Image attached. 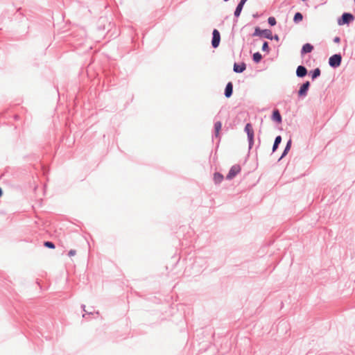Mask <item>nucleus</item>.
I'll list each match as a JSON object with an SVG mask.
<instances>
[{"label": "nucleus", "mask_w": 355, "mask_h": 355, "mask_svg": "<svg viewBox=\"0 0 355 355\" xmlns=\"http://www.w3.org/2000/svg\"><path fill=\"white\" fill-rule=\"evenodd\" d=\"M245 132L248 135L249 141V148H251L254 144V129L250 123H247L245 126Z\"/></svg>", "instance_id": "f257e3e1"}, {"label": "nucleus", "mask_w": 355, "mask_h": 355, "mask_svg": "<svg viewBox=\"0 0 355 355\" xmlns=\"http://www.w3.org/2000/svg\"><path fill=\"white\" fill-rule=\"evenodd\" d=\"M222 127V123L220 121H218L214 124V134L212 136V140H214V138L217 139L216 141V148L219 147V144L220 141V138L219 137V132Z\"/></svg>", "instance_id": "f03ea898"}, {"label": "nucleus", "mask_w": 355, "mask_h": 355, "mask_svg": "<svg viewBox=\"0 0 355 355\" xmlns=\"http://www.w3.org/2000/svg\"><path fill=\"white\" fill-rule=\"evenodd\" d=\"M220 42V33L218 30L214 29L212 32L211 46L214 49L217 48Z\"/></svg>", "instance_id": "7ed1b4c3"}, {"label": "nucleus", "mask_w": 355, "mask_h": 355, "mask_svg": "<svg viewBox=\"0 0 355 355\" xmlns=\"http://www.w3.org/2000/svg\"><path fill=\"white\" fill-rule=\"evenodd\" d=\"M241 167L239 164H235L232 166L229 173H227L226 178L227 180H232L234 178L238 173L241 172Z\"/></svg>", "instance_id": "20e7f679"}, {"label": "nucleus", "mask_w": 355, "mask_h": 355, "mask_svg": "<svg viewBox=\"0 0 355 355\" xmlns=\"http://www.w3.org/2000/svg\"><path fill=\"white\" fill-rule=\"evenodd\" d=\"M341 55L338 54H335L329 58V65L332 67H337L340 66L341 63Z\"/></svg>", "instance_id": "39448f33"}, {"label": "nucleus", "mask_w": 355, "mask_h": 355, "mask_svg": "<svg viewBox=\"0 0 355 355\" xmlns=\"http://www.w3.org/2000/svg\"><path fill=\"white\" fill-rule=\"evenodd\" d=\"M354 19V17L352 14L349 13H344L342 15L341 19L338 21V24L340 25H343L345 24H348Z\"/></svg>", "instance_id": "423d86ee"}, {"label": "nucleus", "mask_w": 355, "mask_h": 355, "mask_svg": "<svg viewBox=\"0 0 355 355\" xmlns=\"http://www.w3.org/2000/svg\"><path fill=\"white\" fill-rule=\"evenodd\" d=\"M310 86V83L309 81L304 83L300 87L299 92H298V94L299 96H305L306 95V92L309 89V87Z\"/></svg>", "instance_id": "0eeeda50"}, {"label": "nucleus", "mask_w": 355, "mask_h": 355, "mask_svg": "<svg viewBox=\"0 0 355 355\" xmlns=\"http://www.w3.org/2000/svg\"><path fill=\"white\" fill-rule=\"evenodd\" d=\"M313 46L309 43H306L303 45V46L302 48L301 53L305 54V53H311L313 51Z\"/></svg>", "instance_id": "6e6552de"}, {"label": "nucleus", "mask_w": 355, "mask_h": 355, "mask_svg": "<svg viewBox=\"0 0 355 355\" xmlns=\"http://www.w3.org/2000/svg\"><path fill=\"white\" fill-rule=\"evenodd\" d=\"M296 73H297V76L298 77H304V76H305L306 75L307 70H306V69L304 67L299 66L297 68Z\"/></svg>", "instance_id": "1a4fd4ad"}, {"label": "nucleus", "mask_w": 355, "mask_h": 355, "mask_svg": "<svg viewBox=\"0 0 355 355\" xmlns=\"http://www.w3.org/2000/svg\"><path fill=\"white\" fill-rule=\"evenodd\" d=\"M245 69V64H234V71L236 73H241Z\"/></svg>", "instance_id": "9d476101"}, {"label": "nucleus", "mask_w": 355, "mask_h": 355, "mask_svg": "<svg viewBox=\"0 0 355 355\" xmlns=\"http://www.w3.org/2000/svg\"><path fill=\"white\" fill-rule=\"evenodd\" d=\"M247 0H241L240 1V3H239V5L237 6L236 8V10L234 12V15L236 17H239L241 14V12L243 9V5L245 4V1Z\"/></svg>", "instance_id": "9b49d317"}, {"label": "nucleus", "mask_w": 355, "mask_h": 355, "mask_svg": "<svg viewBox=\"0 0 355 355\" xmlns=\"http://www.w3.org/2000/svg\"><path fill=\"white\" fill-rule=\"evenodd\" d=\"M233 85L232 83H227L225 87V94L227 97H230L232 94Z\"/></svg>", "instance_id": "f8f14e48"}, {"label": "nucleus", "mask_w": 355, "mask_h": 355, "mask_svg": "<svg viewBox=\"0 0 355 355\" xmlns=\"http://www.w3.org/2000/svg\"><path fill=\"white\" fill-rule=\"evenodd\" d=\"M272 119L278 123H281L282 116L277 110H274L272 113Z\"/></svg>", "instance_id": "ddd939ff"}, {"label": "nucleus", "mask_w": 355, "mask_h": 355, "mask_svg": "<svg viewBox=\"0 0 355 355\" xmlns=\"http://www.w3.org/2000/svg\"><path fill=\"white\" fill-rule=\"evenodd\" d=\"M214 181L215 184H220L222 182V173L216 172L214 174Z\"/></svg>", "instance_id": "4468645a"}, {"label": "nucleus", "mask_w": 355, "mask_h": 355, "mask_svg": "<svg viewBox=\"0 0 355 355\" xmlns=\"http://www.w3.org/2000/svg\"><path fill=\"white\" fill-rule=\"evenodd\" d=\"M261 33H262V35L266 38H268L270 40H272L273 38L272 32L270 30H263L261 31Z\"/></svg>", "instance_id": "2eb2a0df"}, {"label": "nucleus", "mask_w": 355, "mask_h": 355, "mask_svg": "<svg viewBox=\"0 0 355 355\" xmlns=\"http://www.w3.org/2000/svg\"><path fill=\"white\" fill-rule=\"evenodd\" d=\"M303 19V16L300 12H296L294 15L293 21L295 23H299Z\"/></svg>", "instance_id": "dca6fc26"}, {"label": "nucleus", "mask_w": 355, "mask_h": 355, "mask_svg": "<svg viewBox=\"0 0 355 355\" xmlns=\"http://www.w3.org/2000/svg\"><path fill=\"white\" fill-rule=\"evenodd\" d=\"M281 141H282V137L280 136H277L275 138V143H274V145L272 147L273 151H275L277 148V146L280 144Z\"/></svg>", "instance_id": "f3484780"}, {"label": "nucleus", "mask_w": 355, "mask_h": 355, "mask_svg": "<svg viewBox=\"0 0 355 355\" xmlns=\"http://www.w3.org/2000/svg\"><path fill=\"white\" fill-rule=\"evenodd\" d=\"M44 245L46 248H50V249H54L55 248V244L52 241H44Z\"/></svg>", "instance_id": "a211bd4d"}, {"label": "nucleus", "mask_w": 355, "mask_h": 355, "mask_svg": "<svg viewBox=\"0 0 355 355\" xmlns=\"http://www.w3.org/2000/svg\"><path fill=\"white\" fill-rule=\"evenodd\" d=\"M262 58V55L259 52L254 53L253 55V60L255 62H259Z\"/></svg>", "instance_id": "6ab92c4d"}, {"label": "nucleus", "mask_w": 355, "mask_h": 355, "mask_svg": "<svg viewBox=\"0 0 355 355\" xmlns=\"http://www.w3.org/2000/svg\"><path fill=\"white\" fill-rule=\"evenodd\" d=\"M81 308L83 309V311L85 312V313L83 315V318H85L87 315H90L93 314V311H86L85 310V305L82 304Z\"/></svg>", "instance_id": "aec40b11"}, {"label": "nucleus", "mask_w": 355, "mask_h": 355, "mask_svg": "<svg viewBox=\"0 0 355 355\" xmlns=\"http://www.w3.org/2000/svg\"><path fill=\"white\" fill-rule=\"evenodd\" d=\"M320 75V69L317 68L315 69L312 73V78L314 79L317 77H318Z\"/></svg>", "instance_id": "412c9836"}, {"label": "nucleus", "mask_w": 355, "mask_h": 355, "mask_svg": "<svg viewBox=\"0 0 355 355\" xmlns=\"http://www.w3.org/2000/svg\"><path fill=\"white\" fill-rule=\"evenodd\" d=\"M291 140H289L286 144V146L284 149V153L282 155V157L284 156L287 153L288 151L290 150L291 148Z\"/></svg>", "instance_id": "4be33fe9"}, {"label": "nucleus", "mask_w": 355, "mask_h": 355, "mask_svg": "<svg viewBox=\"0 0 355 355\" xmlns=\"http://www.w3.org/2000/svg\"><path fill=\"white\" fill-rule=\"evenodd\" d=\"M268 21L270 26H275L277 23L275 18L273 17H270L268 19Z\"/></svg>", "instance_id": "5701e85b"}, {"label": "nucleus", "mask_w": 355, "mask_h": 355, "mask_svg": "<svg viewBox=\"0 0 355 355\" xmlns=\"http://www.w3.org/2000/svg\"><path fill=\"white\" fill-rule=\"evenodd\" d=\"M262 50L263 51H266V52H268L269 51V47H268V44L267 42H265L263 44V46H262Z\"/></svg>", "instance_id": "b1692460"}, {"label": "nucleus", "mask_w": 355, "mask_h": 355, "mask_svg": "<svg viewBox=\"0 0 355 355\" xmlns=\"http://www.w3.org/2000/svg\"><path fill=\"white\" fill-rule=\"evenodd\" d=\"M261 31L259 28H256L253 35H262Z\"/></svg>", "instance_id": "393cba45"}, {"label": "nucleus", "mask_w": 355, "mask_h": 355, "mask_svg": "<svg viewBox=\"0 0 355 355\" xmlns=\"http://www.w3.org/2000/svg\"><path fill=\"white\" fill-rule=\"evenodd\" d=\"M76 254V250H70L69 251V252H68L69 257L74 256Z\"/></svg>", "instance_id": "a878e982"}, {"label": "nucleus", "mask_w": 355, "mask_h": 355, "mask_svg": "<svg viewBox=\"0 0 355 355\" xmlns=\"http://www.w3.org/2000/svg\"><path fill=\"white\" fill-rule=\"evenodd\" d=\"M334 40L336 43H338L340 42V37H336Z\"/></svg>", "instance_id": "bb28decb"}, {"label": "nucleus", "mask_w": 355, "mask_h": 355, "mask_svg": "<svg viewBox=\"0 0 355 355\" xmlns=\"http://www.w3.org/2000/svg\"><path fill=\"white\" fill-rule=\"evenodd\" d=\"M3 195V190L0 187V198Z\"/></svg>", "instance_id": "cd10ccee"}, {"label": "nucleus", "mask_w": 355, "mask_h": 355, "mask_svg": "<svg viewBox=\"0 0 355 355\" xmlns=\"http://www.w3.org/2000/svg\"><path fill=\"white\" fill-rule=\"evenodd\" d=\"M274 39L276 40H279V37L277 35H275L274 37Z\"/></svg>", "instance_id": "c85d7f7f"}, {"label": "nucleus", "mask_w": 355, "mask_h": 355, "mask_svg": "<svg viewBox=\"0 0 355 355\" xmlns=\"http://www.w3.org/2000/svg\"><path fill=\"white\" fill-rule=\"evenodd\" d=\"M354 2H355V0H354Z\"/></svg>", "instance_id": "c756f323"}]
</instances>
